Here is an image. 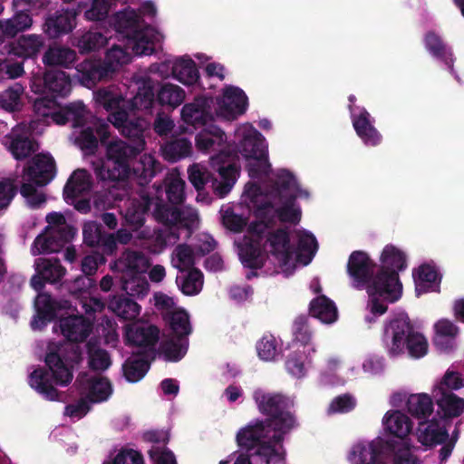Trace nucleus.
I'll return each mask as SVG.
<instances>
[{"label": "nucleus", "instance_id": "nucleus-14", "mask_svg": "<svg viewBox=\"0 0 464 464\" xmlns=\"http://www.w3.org/2000/svg\"><path fill=\"white\" fill-rule=\"evenodd\" d=\"M376 264L367 253L360 250L352 252L347 263V274L355 288L362 289L372 284Z\"/></svg>", "mask_w": 464, "mask_h": 464}, {"label": "nucleus", "instance_id": "nucleus-45", "mask_svg": "<svg viewBox=\"0 0 464 464\" xmlns=\"http://www.w3.org/2000/svg\"><path fill=\"white\" fill-rule=\"evenodd\" d=\"M386 430L395 436L394 440H405V437L411 430V419L401 411H394L392 414L387 412L384 418Z\"/></svg>", "mask_w": 464, "mask_h": 464}, {"label": "nucleus", "instance_id": "nucleus-59", "mask_svg": "<svg viewBox=\"0 0 464 464\" xmlns=\"http://www.w3.org/2000/svg\"><path fill=\"white\" fill-rule=\"evenodd\" d=\"M293 343L306 347L312 344L313 332L308 325L306 315H298L292 324Z\"/></svg>", "mask_w": 464, "mask_h": 464}, {"label": "nucleus", "instance_id": "nucleus-42", "mask_svg": "<svg viewBox=\"0 0 464 464\" xmlns=\"http://www.w3.org/2000/svg\"><path fill=\"white\" fill-rule=\"evenodd\" d=\"M424 44L426 49L436 58L442 61L448 68L453 70L454 58L450 49L447 48L441 38L434 32L425 34Z\"/></svg>", "mask_w": 464, "mask_h": 464}, {"label": "nucleus", "instance_id": "nucleus-46", "mask_svg": "<svg viewBox=\"0 0 464 464\" xmlns=\"http://www.w3.org/2000/svg\"><path fill=\"white\" fill-rule=\"evenodd\" d=\"M57 102L54 99L43 97L34 102V108L36 113L43 117H50L58 125H64L69 122L65 107L56 110Z\"/></svg>", "mask_w": 464, "mask_h": 464}, {"label": "nucleus", "instance_id": "nucleus-63", "mask_svg": "<svg viewBox=\"0 0 464 464\" xmlns=\"http://www.w3.org/2000/svg\"><path fill=\"white\" fill-rule=\"evenodd\" d=\"M130 61V56L125 49L119 45H113L107 51L105 59L102 63L104 66L110 65L112 75L121 66L129 63Z\"/></svg>", "mask_w": 464, "mask_h": 464}, {"label": "nucleus", "instance_id": "nucleus-29", "mask_svg": "<svg viewBox=\"0 0 464 464\" xmlns=\"http://www.w3.org/2000/svg\"><path fill=\"white\" fill-rule=\"evenodd\" d=\"M352 122L356 134L367 146H378L382 140L381 133L373 126L371 114L362 108L359 114H352Z\"/></svg>", "mask_w": 464, "mask_h": 464}, {"label": "nucleus", "instance_id": "nucleus-44", "mask_svg": "<svg viewBox=\"0 0 464 464\" xmlns=\"http://www.w3.org/2000/svg\"><path fill=\"white\" fill-rule=\"evenodd\" d=\"M109 308L120 318L125 321L136 319L140 312V306L134 300L123 296H113L109 302Z\"/></svg>", "mask_w": 464, "mask_h": 464}, {"label": "nucleus", "instance_id": "nucleus-18", "mask_svg": "<svg viewBox=\"0 0 464 464\" xmlns=\"http://www.w3.org/2000/svg\"><path fill=\"white\" fill-rule=\"evenodd\" d=\"M213 99L198 96L190 103H187L181 110V117L184 122L194 128L206 126L213 121L212 114Z\"/></svg>", "mask_w": 464, "mask_h": 464}, {"label": "nucleus", "instance_id": "nucleus-2", "mask_svg": "<svg viewBox=\"0 0 464 464\" xmlns=\"http://www.w3.org/2000/svg\"><path fill=\"white\" fill-rule=\"evenodd\" d=\"M266 418L256 420L239 430L237 445L252 455L263 459L266 464H284V436L295 425V418L284 408H262Z\"/></svg>", "mask_w": 464, "mask_h": 464}, {"label": "nucleus", "instance_id": "nucleus-41", "mask_svg": "<svg viewBox=\"0 0 464 464\" xmlns=\"http://www.w3.org/2000/svg\"><path fill=\"white\" fill-rule=\"evenodd\" d=\"M171 72L174 78L187 85H192L199 79L196 63L188 57L177 59L173 63Z\"/></svg>", "mask_w": 464, "mask_h": 464}, {"label": "nucleus", "instance_id": "nucleus-62", "mask_svg": "<svg viewBox=\"0 0 464 464\" xmlns=\"http://www.w3.org/2000/svg\"><path fill=\"white\" fill-rule=\"evenodd\" d=\"M85 346L89 355L88 364L90 369L93 371H105L111 366V356L106 350L95 348V345L91 341Z\"/></svg>", "mask_w": 464, "mask_h": 464}, {"label": "nucleus", "instance_id": "nucleus-36", "mask_svg": "<svg viewBox=\"0 0 464 464\" xmlns=\"http://www.w3.org/2000/svg\"><path fill=\"white\" fill-rule=\"evenodd\" d=\"M295 199L296 196L291 195L280 208H276L273 205V217L267 216L260 220L270 225H276V219L284 223L296 225L301 220V210L295 207Z\"/></svg>", "mask_w": 464, "mask_h": 464}, {"label": "nucleus", "instance_id": "nucleus-3", "mask_svg": "<svg viewBox=\"0 0 464 464\" xmlns=\"http://www.w3.org/2000/svg\"><path fill=\"white\" fill-rule=\"evenodd\" d=\"M274 226L262 220L251 222L248 228L250 236L245 237L239 249L244 266L260 269L267 254H270L284 272L293 271L295 247L291 243L290 232L286 227L273 229Z\"/></svg>", "mask_w": 464, "mask_h": 464}, {"label": "nucleus", "instance_id": "nucleus-13", "mask_svg": "<svg viewBox=\"0 0 464 464\" xmlns=\"http://www.w3.org/2000/svg\"><path fill=\"white\" fill-rule=\"evenodd\" d=\"M3 144L17 160H23L35 153L39 145L26 126L18 124L4 136Z\"/></svg>", "mask_w": 464, "mask_h": 464}, {"label": "nucleus", "instance_id": "nucleus-49", "mask_svg": "<svg viewBox=\"0 0 464 464\" xmlns=\"http://www.w3.org/2000/svg\"><path fill=\"white\" fill-rule=\"evenodd\" d=\"M240 146L243 156L247 160L267 157V151L264 146V138L257 130L244 136Z\"/></svg>", "mask_w": 464, "mask_h": 464}, {"label": "nucleus", "instance_id": "nucleus-50", "mask_svg": "<svg viewBox=\"0 0 464 464\" xmlns=\"http://www.w3.org/2000/svg\"><path fill=\"white\" fill-rule=\"evenodd\" d=\"M108 235L102 225L96 221L86 222L82 227L83 243L91 247H98L103 254H105L104 242Z\"/></svg>", "mask_w": 464, "mask_h": 464}, {"label": "nucleus", "instance_id": "nucleus-15", "mask_svg": "<svg viewBox=\"0 0 464 464\" xmlns=\"http://www.w3.org/2000/svg\"><path fill=\"white\" fill-rule=\"evenodd\" d=\"M56 164L54 159L49 154H36L24 168V175L33 185L44 187L49 184L55 177Z\"/></svg>", "mask_w": 464, "mask_h": 464}, {"label": "nucleus", "instance_id": "nucleus-51", "mask_svg": "<svg viewBox=\"0 0 464 464\" xmlns=\"http://www.w3.org/2000/svg\"><path fill=\"white\" fill-rule=\"evenodd\" d=\"M191 151V142L183 137L173 139L162 146L164 159L170 162H176L180 159L189 156Z\"/></svg>", "mask_w": 464, "mask_h": 464}, {"label": "nucleus", "instance_id": "nucleus-38", "mask_svg": "<svg viewBox=\"0 0 464 464\" xmlns=\"http://www.w3.org/2000/svg\"><path fill=\"white\" fill-rule=\"evenodd\" d=\"M309 314L324 324H332L338 317L337 307L334 303L325 295L314 298L309 304Z\"/></svg>", "mask_w": 464, "mask_h": 464}, {"label": "nucleus", "instance_id": "nucleus-26", "mask_svg": "<svg viewBox=\"0 0 464 464\" xmlns=\"http://www.w3.org/2000/svg\"><path fill=\"white\" fill-rule=\"evenodd\" d=\"M125 337L128 344L138 347L154 346L160 338V330L153 324L134 323L126 328Z\"/></svg>", "mask_w": 464, "mask_h": 464}, {"label": "nucleus", "instance_id": "nucleus-54", "mask_svg": "<svg viewBox=\"0 0 464 464\" xmlns=\"http://www.w3.org/2000/svg\"><path fill=\"white\" fill-rule=\"evenodd\" d=\"M120 282V287L131 296H145L149 290L150 285L144 276L135 275L131 276H117Z\"/></svg>", "mask_w": 464, "mask_h": 464}, {"label": "nucleus", "instance_id": "nucleus-1", "mask_svg": "<svg viewBox=\"0 0 464 464\" xmlns=\"http://www.w3.org/2000/svg\"><path fill=\"white\" fill-rule=\"evenodd\" d=\"M65 343H49L44 357L45 367L34 369L28 377L29 385L45 399L54 401L58 391L54 385L65 387L73 378V367L82 361L81 345L92 332V324L83 315H70L59 320Z\"/></svg>", "mask_w": 464, "mask_h": 464}, {"label": "nucleus", "instance_id": "nucleus-27", "mask_svg": "<svg viewBox=\"0 0 464 464\" xmlns=\"http://www.w3.org/2000/svg\"><path fill=\"white\" fill-rule=\"evenodd\" d=\"M244 196L249 200V208L252 209L256 221L273 217V203L263 193L258 184L248 182L244 190Z\"/></svg>", "mask_w": 464, "mask_h": 464}, {"label": "nucleus", "instance_id": "nucleus-53", "mask_svg": "<svg viewBox=\"0 0 464 464\" xmlns=\"http://www.w3.org/2000/svg\"><path fill=\"white\" fill-rule=\"evenodd\" d=\"M184 99V90L169 82L163 83L157 91V102L161 106L176 108L183 102Z\"/></svg>", "mask_w": 464, "mask_h": 464}, {"label": "nucleus", "instance_id": "nucleus-6", "mask_svg": "<svg viewBox=\"0 0 464 464\" xmlns=\"http://www.w3.org/2000/svg\"><path fill=\"white\" fill-rule=\"evenodd\" d=\"M228 155L219 153L211 157V165L219 174L218 179L207 167L193 164L188 169V180L198 191V198L203 195L206 187L210 188L219 198L227 196L236 183L238 169L235 163L227 162Z\"/></svg>", "mask_w": 464, "mask_h": 464}, {"label": "nucleus", "instance_id": "nucleus-22", "mask_svg": "<svg viewBox=\"0 0 464 464\" xmlns=\"http://www.w3.org/2000/svg\"><path fill=\"white\" fill-rule=\"evenodd\" d=\"M75 77L79 82L91 89L99 82L111 78L110 65L104 66L101 60H85L76 66Z\"/></svg>", "mask_w": 464, "mask_h": 464}, {"label": "nucleus", "instance_id": "nucleus-19", "mask_svg": "<svg viewBox=\"0 0 464 464\" xmlns=\"http://www.w3.org/2000/svg\"><path fill=\"white\" fill-rule=\"evenodd\" d=\"M247 96L244 91L236 86H228L224 90L223 97L218 102V112L227 120H235L246 111Z\"/></svg>", "mask_w": 464, "mask_h": 464}, {"label": "nucleus", "instance_id": "nucleus-20", "mask_svg": "<svg viewBox=\"0 0 464 464\" xmlns=\"http://www.w3.org/2000/svg\"><path fill=\"white\" fill-rule=\"evenodd\" d=\"M45 45V39L42 34H22L8 44L7 53L23 60H36Z\"/></svg>", "mask_w": 464, "mask_h": 464}, {"label": "nucleus", "instance_id": "nucleus-12", "mask_svg": "<svg viewBox=\"0 0 464 464\" xmlns=\"http://www.w3.org/2000/svg\"><path fill=\"white\" fill-rule=\"evenodd\" d=\"M31 90L34 93L50 94L51 99L65 97L72 90L70 76L63 71L45 70L44 73H34L31 78Z\"/></svg>", "mask_w": 464, "mask_h": 464}, {"label": "nucleus", "instance_id": "nucleus-61", "mask_svg": "<svg viewBox=\"0 0 464 464\" xmlns=\"http://www.w3.org/2000/svg\"><path fill=\"white\" fill-rule=\"evenodd\" d=\"M413 277L416 283V291L418 294H420V292L428 291L426 284H440L441 279L438 270L434 266L428 264L420 266L417 275L413 273Z\"/></svg>", "mask_w": 464, "mask_h": 464}, {"label": "nucleus", "instance_id": "nucleus-9", "mask_svg": "<svg viewBox=\"0 0 464 464\" xmlns=\"http://www.w3.org/2000/svg\"><path fill=\"white\" fill-rule=\"evenodd\" d=\"M46 222L50 226L34 241V255L60 252L76 235L75 228L66 224L65 217L62 213H49L46 216Z\"/></svg>", "mask_w": 464, "mask_h": 464}, {"label": "nucleus", "instance_id": "nucleus-60", "mask_svg": "<svg viewBox=\"0 0 464 464\" xmlns=\"http://www.w3.org/2000/svg\"><path fill=\"white\" fill-rule=\"evenodd\" d=\"M164 183L169 203L181 205L185 200V181L179 176H170L165 179Z\"/></svg>", "mask_w": 464, "mask_h": 464}, {"label": "nucleus", "instance_id": "nucleus-35", "mask_svg": "<svg viewBox=\"0 0 464 464\" xmlns=\"http://www.w3.org/2000/svg\"><path fill=\"white\" fill-rule=\"evenodd\" d=\"M113 26L118 34L128 40L143 31L140 28V18L134 10L117 13L113 18Z\"/></svg>", "mask_w": 464, "mask_h": 464}, {"label": "nucleus", "instance_id": "nucleus-39", "mask_svg": "<svg viewBox=\"0 0 464 464\" xmlns=\"http://www.w3.org/2000/svg\"><path fill=\"white\" fill-rule=\"evenodd\" d=\"M112 392L110 381L106 378L92 380L88 387L85 398H82L76 406H89L90 403H101L108 400ZM67 406H73L68 404Z\"/></svg>", "mask_w": 464, "mask_h": 464}, {"label": "nucleus", "instance_id": "nucleus-16", "mask_svg": "<svg viewBox=\"0 0 464 464\" xmlns=\"http://www.w3.org/2000/svg\"><path fill=\"white\" fill-rule=\"evenodd\" d=\"M34 266L36 274L32 276L30 285L37 292L42 291L46 283L60 282L66 273L65 267L56 257H38Z\"/></svg>", "mask_w": 464, "mask_h": 464}, {"label": "nucleus", "instance_id": "nucleus-43", "mask_svg": "<svg viewBox=\"0 0 464 464\" xmlns=\"http://www.w3.org/2000/svg\"><path fill=\"white\" fill-rule=\"evenodd\" d=\"M161 170V164L150 155H144L131 166V174L140 179V184H147Z\"/></svg>", "mask_w": 464, "mask_h": 464}, {"label": "nucleus", "instance_id": "nucleus-47", "mask_svg": "<svg viewBox=\"0 0 464 464\" xmlns=\"http://www.w3.org/2000/svg\"><path fill=\"white\" fill-rule=\"evenodd\" d=\"M150 369V362L144 354L129 357L122 365L124 377L130 382L141 380Z\"/></svg>", "mask_w": 464, "mask_h": 464}, {"label": "nucleus", "instance_id": "nucleus-37", "mask_svg": "<svg viewBox=\"0 0 464 464\" xmlns=\"http://www.w3.org/2000/svg\"><path fill=\"white\" fill-rule=\"evenodd\" d=\"M384 459H392L393 464H415L417 458L412 454L410 444L406 440H386Z\"/></svg>", "mask_w": 464, "mask_h": 464}, {"label": "nucleus", "instance_id": "nucleus-7", "mask_svg": "<svg viewBox=\"0 0 464 464\" xmlns=\"http://www.w3.org/2000/svg\"><path fill=\"white\" fill-rule=\"evenodd\" d=\"M143 150L123 140L110 142L106 149V160L93 163L94 173L101 180L119 181L129 179L131 166Z\"/></svg>", "mask_w": 464, "mask_h": 464}, {"label": "nucleus", "instance_id": "nucleus-34", "mask_svg": "<svg viewBox=\"0 0 464 464\" xmlns=\"http://www.w3.org/2000/svg\"><path fill=\"white\" fill-rule=\"evenodd\" d=\"M92 176L85 169H76L72 172L63 188L64 198H79L92 189Z\"/></svg>", "mask_w": 464, "mask_h": 464}, {"label": "nucleus", "instance_id": "nucleus-40", "mask_svg": "<svg viewBox=\"0 0 464 464\" xmlns=\"http://www.w3.org/2000/svg\"><path fill=\"white\" fill-rule=\"evenodd\" d=\"M76 52L69 47L49 46L43 56V63L46 66H61L69 68L75 62Z\"/></svg>", "mask_w": 464, "mask_h": 464}, {"label": "nucleus", "instance_id": "nucleus-48", "mask_svg": "<svg viewBox=\"0 0 464 464\" xmlns=\"http://www.w3.org/2000/svg\"><path fill=\"white\" fill-rule=\"evenodd\" d=\"M170 329V335L174 337L188 338L192 332L189 315L184 309H178L169 313L166 317Z\"/></svg>", "mask_w": 464, "mask_h": 464}, {"label": "nucleus", "instance_id": "nucleus-64", "mask_svg": "<svg viewBox=\"0 0 464 464\" xmlns=\"http://www.w3.org/2000/svg\"><path fill=\"white\" fill-rule=\"evenodd\" d=\"M179 238L178 227H164L162 228L154 229L151 239L156 247L155 251H160L169 244H175Z\"/></svg>", "mask_w": 464, "mask_h": 464}, {"label": "nucleus", "instance_id": "nucleus-10", "mask_svg": "<svg viewBox=\"0 0 464 464\" xmlns=\"http://www.w3.org/2000/svg\"><path fill=\"white\" fill-rule=\"evenodd\" d=\"M109 121L127 138L132 145L141 150L145 148L144 133L149 129V122L142 117L136 116L135 111L129 109L105 110Z\"/></svg>", "mask_w": 464, "mask_h": 464}, {"label": "nucleus", "instance_id": "nucleus-58", "mask_svg": "<svg viewBox=\"0 0 464 464\" xmlns=\"http://www.w3.org/2000/svg\"><path fill=\"white\" fill-rule=\"evenodd\" d=\"M227 140L226 133L218 127L211 126V130H204L196 136V146L201 151L210 150L215 144L221 145Z\"/></svg>", "mask_w": 464, "mask_h": 464}, {"label": "nucleus", "instance_id": "nucleus-57", "mask_svg": "<svg viewBox=\"0 0 464 464\" xmlns=\"http://www.w3.org/2000/svg\"><path fill=\"white\" fill-rule=\"evenodd\" d=\"M24 91V86L19 82L4 91L0 96L1 108L10 112L20 111L23 106L21 97Z\"/></svg>", "mask_w": 464, "mask_h": 464}, {"label": "nucleus", "instance_id": "nucleus-21", "mask_svg": "<svg viewBox=\"0 0 464 464\" xmlns=\"http://www.w3.org/2000/svg\"><path fill=\"white\" fill-rule=\"evenodd\" d=\"M110 137V126L108 123L96 120L92 126L82 130L76 139V142L85 154H94L98 149L99 141L106 144Z\"/></svg>", "mask_w": 464, "mask_h": 464}, {"label": "nucleus", "instance_id": "nucleus-28", "mask_svg": "<svg viewBox=\"0 0 464 464\" xmlns=\"http://www.w3.org/2000/svg\"><path fill=\"white\" fill-rule=\"evenodd\" d=\"M34 20L28 10H16L12 17L0 20V42L13 39L33 26Z\"/></svg>", "mask_w": 464, "mask_h": 464}, {"label": "nucleus", "instance_id": "nucleus-32", "mask_svg": "<svg viewBox=\"0 0 464 464\" xmlns=\"http://www.w3.org/2000/svg\"><path fill=\"white\" fill-rule=\"evenodd\" d=\"M188 348V338L174 337L169 334L160 343L157 352L165 361L176 362L186 355Z\"/></svg>", "mask_w": 464, "mask_h": 464}, {"label": "nucleus", "instance_id": "nucleus-56", "mask_svg": "<svg viewBox=\"0 0 464 464\" xmlns=\"http://www.w3.org/2000/svg\"><path fill=\"white\" fill-rule=\"evenodd\" d=\"M253 398L257 406H293L294 398L282 392H270L263 389H256Z\"/></svg>", "mask_w": 464, "mask_h": 464}, {"label": "nucleus", "instance_id": "nucleus-11", "mask_svg": "<svg viewBox=\"0 0 464 464\" xmlns=\"http://www.w3.org/2000/svg\"><path fill=\"white\" fill-rule=\"evenodd\" d=\"M396 276L381 273L375 275L372 284L367 287L369 295L368 307L372 315H382L386 313L387 303L396 302L401 295V290L394 287Z\"/></svg>", "mask_w": 464, "mask_h": 464}, {"label": "nucleus", "instance_id": "nucleus-17", "mask_svg": "<svg viewBox=\"0 0 464 464\" xmlns=\"http://www.w3.org/2000/svg\"><path fill=\"white\" fill-rule=\"evenodd\" d=\"M386 440L377 437L372 441H361L353 445L349 459L353 464H377L384 460Z\"/></svg>", "mask_w": 464, "mask_h": 464}, {"label": "nucleus", "instance_id": "nucleus-4", "mask_svg": "<svg viewBox=\"0 0 464 464\" xmlns=\"http://www.w3.org/2000/svg\"><path fill=\"white\" fill-rule=\"evenodd\" d=\"M464 387V377L459 372L448 369L440 382L432 390L431 395L409 393L404 390L394 392L389 403L391 406H464V399L453 393V391Z\"/></svg>", "mask_w": 464, "mask_h": 464}, {"label": "nucleus", "instance_id": "nucleus-31", "mask_svg": "<svg viewBox=\"0 0 464 464\" xmlns=\"http://www.w3.org/2000/svg\"><path fill=\"white\" fill-rule=\"evenodd\" d=\"M153 205V198L143 195L138 200H133L126 209L125 221L133 230L140 228L146 219V216Z\"/></svg>", "mask_w": 464, "mask_h": 464}, {"label": "nucleus", "instance_id": "nucleus-23", "mask_svg": "<svg viewBox=\"0 0 464 464\" xmlns=\"http://www.w3.org/2000/svg\"><path fill=\"white\" fill-rule=\"evenodd\" d=\"M154 209L152 216L156 221L161 223L164 227H174L179 225L183 227H188L189 221H193L196 217L190 214L188 218L184 217V213L178 208L179 205H169L162 199L157 198L153 201Z\"/></svg>", "mask_w": 464, "mask_h": 464}, {"label": "nucleus", "instance_id": "nucleus-5", "mask_svg": "<svg viewBox=\"0 0 464 464\" xmlns=\"http://www.w3.org/2000/svg\"><path fill=\"white\" fill-rule=\"evenodd\" d=\"M382 342L391 356L407 351L411 358L419 359L428 353L426 338L414 330L406 314H399L385 324Z\"/></svg>", "mask_w": 464, "mask_h": 464}, {"label": "nucleus", "instance_id": "nucleus-8", "mask_svg": "<svg viewBox=\"0 0 464 464\" xmlns=\"http://www.w3.org/2000/svg\"><path fill=\"white\" fill-rule=\"evenodd\" d=\"M95 102L104 110L125 108L130 111H144L151 113L154 104L157 102L154 82L146 79L139 86L132 99L127 100L113 86L101 88L94 92Z\"/></svg>", "mask_w": 464, "mask_h": 464}, {"label": "nucleus", "instance_id": "nucleus-30", "mask_svg": "<svg viewBox=\"0 0 464 464\" xmlns=\"http://www.w3.org/2000/svg\"><path fill=\"white\" fill-rule=\"evenodd\" d=\"M146 267L147 260L141 252L125 251L114 262L111 269L119 272V276H131L144 274Z\"/></svg>", "mask_w": 464, "mask_h": 464}, {"label": "nucleus", "instance_id": "nucleus-33", "mask_svg": "<svg viewBox=\"0 0 464 464\" xmlns=\"http://www.w3.org/2000/svg\"><path fill=\"white\" fill-rule=\"evenodd\" d=\"M37 316L31 322L33 329H40L56 317L57 303L48 294H39L35 300Z\"/></svg>", "mask_w": 464, "mask_h": 464}, {"label": "nucleus", "instance_id": "nucleus-24", "mask_svg": "<svg viewBox=\"0 0 464 464\" xmlns=\"http://www.w3.org/2000/svg\"><path fill=\"white\" fill-rule=\"evenodd\" d=\"M381 261L382 265L375 275H380L381 273H384L391 276H393L394 275L397 279V283L394 284V287L399 290H402V285L399 279V272L407 267L405 254L396 246L387 245L382 250Z\"/></svg>", "mask_w": 464, "mask_h": 464}, {"label": "nucleus", "instance_id": "nucleus-52", "mask_svg": "<svg viewBox=\"0 0 464 464\" xmlns=\"http://www.w3.org/2000/svg\"><path fill=\"white\" fill-rule=\"evenodd\" d=\"M449 439V432L444 426H440L437 422L429 423L418 434V440L423 446L434 447L442 444Z\"/></svg>", "mask_w": 464, "mask_h": 464}, {"label": "nucleus", "instance_id": "nucleus-55", "mask_svg": "<svg viewBox=\"0 0 464 464\" xmlns=\"http://www.w3.org/2000/svg\"><path fill=\"white\" fill-rule=\"evenodd\" d=\"M176 282L186 295H198L203 285V274L198 268H191L186 276H179Z\"/></svg>", "mask_w": 464, "mask_h": 464}, {"label": "nucleus", "instance_id": "nucleus-25", "mask_svg": "<svg viewBox=\"0 0 464 464\" xmlns=\"http://www.w3.org/2000/svg\"><path fill=\"white\" fill-rule=\"evenodd\" d=\"M77 12L74 9L57 10L49 14L44 24V33L51 38H57L70 33L74 27Z\"/></svg>", "mask_w": 464, "mask_h": 464}]
</instances>
